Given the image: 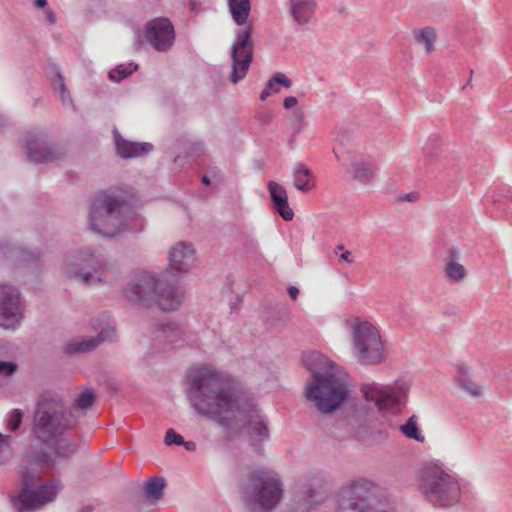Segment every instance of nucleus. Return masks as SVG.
<instances>
[{"label":"nucleus","instance_id":"f257e3e1","mask_svg":"<svg viewBox=\"0 0 512 512\" xmlns=\"http://www.w3.org/2000/svg\"><path fill=\"white\" fill-rule=\"evenodd\" d=\"M187 398L195 411L221 426L231 438L245 434L256 453L270 436L268 421L254 398L223 373L202 366L186 376Z\"/></svg>","mask_w":512,"mask_h":512},{"label":"nucleus","instance_id":"f03ea898","mask_svg":"<svg viewBox=\"0 0 512 512\" xmlns=\"http://www.w3.org/2000/svg\"><path fill=\"white\" fill-rule=\"evenodd\" d=\"M302 364L310 372L305 384V397L323 414L337 410L347 399L349 389L338 366L318 351L304 352Z\"/></svg>","mask_w":512,"mask_h":512},{"label":"nucleus","instance_id":"7ed1b4c3","mask_svg":"<svg viewBox=\"0 0 512 512\" xmlns=\"http://www.w3.org/2000/svg\"><path fill=\"white\" fill-rule=\"evenodd\" d=\"M78 424V417L57 393L45 391L35 403L31 434L38 442L50 445Z\"/></svg>","mask_w":512,"mask_h":512},{"label":"nucleus","instance_id":"20e7f679","mask_svg":"<svg viewBox=\"0 0 512 512\" xmlns=\"http://www.w3.org/2000/svg\"><path fill=\"white\" fill-rule=\"evenodd\" d=\"M131 205L128 197L114 191H100L91 201L88 222L90 228L105 237H114L128 225Z\"/></svg>","mask_w":512,"mask_h":512},{"label":"nucleus","instance_id":"39448f33","mask_svg":"<svg viewBox=\"0 0 512 512\" xmlns=\"http://www.w3.org/2000/svg\"><path fill=\"white\" fill-rule=\"evenodd\" d=\"M283 484L272 471L258 469L248 473L240 493L249 512H269L283 497Z\"/></svg>","mask_w":512,"mask_h":512},{"label":"nucleus","instance_id":"423d86ee","mask_svg":"<svg viewBox=\"0 0 512 512\" xmlns=\"http://www.w3.org/2000/svg\"><path fill=\"white\" fill-rule=\"evenodd\" d=\"M418 487L435 508H449L459 503L461 488L458 481L435 464H427L418 472Z\"/></svg>","mask_w":512,"mask_h":512},{"label":"nucleus","instance_id":"0eeeda50","mask_svg":"<svg viewBox=\"0 0 512 512\" xmlns=\"http://www.w3.org/2000/svg\"><path fill=\"white\" fill-rule=\"evenodd\" d=\"M337 512H396L385 508L378 499V486L370 480L360 478L342 488Z\"/></svg>","mask_w":512,"mask_h":512},{"label":"nucleus","instance_id":"6e6552de","mask_svg":"<svg viewBox=\"0 0 512 512\" xmlns=\"http://www.w3.org/2000/svg\"><path fill=\"white\" fill-rule=\"evenodd\" d=\"M22 490L15 498L20 504L19 511L38 509L53 502L62 489L59 479L52 478L43 482L37 472L25 469L21 472Z\"/></svg>","mask_w":512,"mask_h":512},{"label":"nucleus","instance_id":"1a4fd4ad","mask_svg":"<svg viewBox=\"0 0 512 512\" xmlns=\"http://www.w3.org/2000/svg\"><path fill=\"white\" fill-rule=\"evenodd\" d=\"M109 268L110 264L103 255L89 247L68 256L64 262L66 276L87 285L101 281L98 274L109 270Z\"/></svg>","mask_w":512,"mask_h":512},{"label":"nucleus","instance_id":"9d476101","mask_svg":"<svg viewBox=\"0 0 512 512\" xmlns=\"http://www.w3.org/2000/svg\"><path fill=\"white\" fill-rule=\"evenodd\" d=\"M353 344L357 360L364 365H373L384 357L383 344L378 330L368 322L353 326Z\"/></svg>","mask_w":512,"mask_h":512},{"label":"nucleus","instance_id":"9b49d317","mask_svg":"<svg viewBox=\"0 0 512 512\" xmlns=\"http://www.w3.org/2000/svg\"><path fill=\"white\" fill-rule=\"evenodd\" d=\"M253 28L251 25L240 30L231 46L230 57L232 61V71L229 80L237 84L243 80L253 62L254 43L252 40Z\"/></svg>","mask_w":512,"mask_h":512},{"label":"nucleus","instance_id":"f8f14e48","mask_svg":"<svg viewBox=\"0 0 512 512\" xmlns=\"http://www.w3.org/2000/svg\"><path fill=\"white\" fill-rule=\"evenodd\" d=\"M408 391L409 385L406 382H396L394 385L371 383L361 386V392L366 400L374 402L380 411L389 412L399 409Z\"/></svg>","mask_w":512,"mask_h":512},{"label":"nucleus","instance_id":"ddd939ff","mask_svg":"<svg viewBox=\"0 0 512 512\" xmlns=\"http://www.w3.org/2000/svg\"><path fill=\"white\" fill-rule=\"evenodd\" d=\"M158 278L149 272L139 271L130 275L124 285L123 296L134 304L150 308L157 298Z\"/></svg>","mask_w":512,"mask_h":512},{"label":"nucleus","instance_id":"4468645a","mask_svg":"<svg viewBox=\"0 0 512 512\" xmlns=\"http://www.w3.org/2000/svg\"><path fill=\"white\" fill-rule=\"evenodd\" d=\"M143 34L147 43L158 52L171 50L176 39L174 25L167 17H156L147 21Z\"/></svg>","mask_w":512,"mask_h":512},{"label":"nucleus","instance_id":"2eb2a0df","mask_svg":"<svg viewBox=\"0 0 512 512\" xmlns=\"http://www.w3.org/2000/svg\"><path fill=\"white\" fill-rule=\"evenodd\" d=\"M23 319V306L17 287L0 283V325L15 328Z\"/></svg>","mask_w":512,"mask_h":512},{"label":"nucleus","instance_id":"dca6fc26","mask_svg":"<svg viewBox=\"0 0 512 512\" xmlns=\"http://www.w3.org/2000/svg\"><path fill=\"white\" fill-rule=\"evenodd\" d=\"M27 156L36 163L53 162L58 158L56 149L49 144L46 134H29L25 144Z\"/></svg>","mask_w":512,"mask_h":512},{"label":"nucleus","instance_id":"f3484780","mask_svg":"<svg viewBox=\"0 0 512 512\" xmlns=\"http://www.w3.org/2000/svg\"><path fill=\"white\" fill-rule=\"evenodd\" d=\"M168 260V271L171 276L174 277L176 273L189 271L190 267L196 261V251L191 244L179 242L170 249Z\"/></svg>","mask_w":512,"mask_h":512},{"label":"nucleus","instance_id":"a211bd4d","mask_svg":"<svg viewBox=\"0 0 512 512\" xmlns=\"http://www.w3.org/2000/svg\"><path fill=\"white\" fill-rule=\"evenodd\" d=\"M116 337V330L113 327L103 328L96 337L84 339L81 341L68 342L64 346V352L69 355L85 353L95 349L104 341H113Z\"/></svg>","mask_w":512,"mask_h":512},{"label":"nucleus","instance_id":"6ab92c4d","mask_svg":"<svg viewBox=\"0 0 512 512\" xmlns=\"http://www.w3.org/2000/svg\"><path fill=\"white\" fill-rule=\"evenodd\" d=\"M117 154L123 159L138 158L149 154L153 145L148 142H132L124 139L116 130L113 131Z\"/></svg>","mask_w":512,"mask_h":512},{"label":"nucleus","instance_id":"aec40b11","mask_svg":"<svg viewBox=\"0 0 512 512\" xmlns=\"http://www.w3.org/2000/svg\"><path fill=\"white\" fill-rule=\"evenodd\" d=\"M268 190L274 209L285 221H291L294 217V212L289 206L286 189L275 181H270L268 183Z\"/></svg>","mask_w":512,"mask_h":512},{"label":"nucleus","instance_id":"412c9836","mask_svg":"<svg viewBox=\"0 0 512 512\" xmlns=\"http://www.w3.org/2000/svg\"><path fill=\"white\" fill-rule=\"evenodd\" d=\"M173 283H168L161 290L157 291V298L154 306L160 307L164 311H173L179 308L183 299V292Z\"/></svg>","mask_w":512,"mask_h":512},{"label":"nucleus","instance_id":"4be33fe9","mask_svg":"<svg viewBox=\"0 0 512 512\" xmlns=\"http://www.w3.org/2000/svg\"><path fill=\"white\" fill-rule=\"evenodd\" d=\"M315 0H290L289 8L293 20L299 25L309 23L316 10Z\"/></svg>","mask_w":512,"mask_h":512},{"label":"nucleus","instance_id":"5701e85b","mask_svg":"<svg viewBox=\"0 0 512 512\" xmlns=\"http://www.w3.org/2000/svg\"><path fill=\"white\" fill-rule=\"evenodd\" d=\"M293 185L302 193L310 192L315 187L312 170L303 163H298L293 170Z\"/></svg>","mask_w":512,"mask_h":512},{"label":"nucleus","instance_id":"b1692460","mask_svg":"<svg viewBox=\"0 0 512 512\" xmlns=\"http://www.w3.org/2000/svg\"><path fill=\"white\" fill-rule=\"evenodd\" d=\"M227 2L234 22L239 26L244 25L248 20L251 10L250 0H227Z\"/></svg>","mask_w":512,"mask_h":512},{"label":"nucleus","instance_id":"393cba45","mask_svg":"<svg viewBox=\"0 0 512 512\" xmlns=\"http://www.w3.org/2000/svg\"><path fill=\"white\" fill-rule=\"evenodd\" d=\"M353 169V178L363 184L369 183L375 175L377 166L372 162L353 161L351 163Z\"/></svg>","mask_w":512,"mask_h":512},{"label":"nucleus","instance_id":"a878e982","mask_svg":"<svg viewBox=\"0 0 512 512\" xmlns=\"http://www.w3.org/2000/svg\"><path fill=\"white\" fill-rule=\"evenodd\" d=\"M165 486L166 482L162 477H153L149 479L143 487L145 498L155 501L162 499Z\"/></svg>","mask_w":512,"mask_h":512},{"label":"nucleus","instance_id":"bb28decb","mask_svg":"<svg viewBox=\"0 0 512 512\" xmlns=\"http://www.w3.org/2000/svg\"><path fill=\"white\" fill-rule=\"evenodd\" d=\"M458 372L459 377L457 381L459 386L469 394L479 396L481 394L480 387L469 377L468 367L463 364L458 365Z\"/></svg>","mask_w":512,"mask_h":512},{"label":"nucleus","instance_id":"cd10ccee","mask_svg":"<svg viewBox=\"0 0 512 512\" xmlns=\"http://www.w3.org/2000/svg\"><path fill=\"white\" fill-rule=\"evenodd\" d=\"M415 39L419 44L425 45V50L427 53H431L435 47L434 43L437 39V35L435 30L432 27H424L420 30H415Z\"/></svg>","mask_w":512,"mask_h":512},{"label":"nucleus","instance_id":"c85d7f7f","mask_svg":"<svg viewBox=\"0 0 512 512\" xmlns=\"http://www.w3.org/2000/svg\"><path fill=\"white\" fill-rule=\"evenodd\" d=\"M54 444H55V447H54L53 457H52L53 463L56 461L57 458H61V459L70 458L72 455H74L76 453L77 448H78V446L74 442L68 441V440H63L61 442H59V440H58Z\"/></svg>","mask_w":512,"mask_h":512},{"label":"nucleus","instance_id":"c756f323","mask_svg":"<svg viewBox=\"0 0 512 512\" xmlns=\"http://www.w3.org/2000/svg\"><path fill=\"white\" fill-rule=\"evenodd\" d=\"M278 85H282L285 88H290L292 85V81L284 73L276 72L267 81L265 88L272 95V94H276L280 91Z\"/></svg>","mask_w":512,"mask_h":512},{"label":"nucleus","instance_id":"7c9ffc66","mask_svg":"<svg viewBox=\"0 0 512 512\" xmlns=\"http://www.w3.org/2000/svg\"><path fill=\"white\" fill-rule=\"evenodd\" d=\"M400 430L409 439H414L419 442L424 441V436L419 430L417 417L415 415H412L406 423L400 427Z\"/></svg>","mask_w":512,"mask_h":512},{"label":"nucleus","instance_id":"2f4dec72","mask_svg":"<svg viewBox=\"0 0 512 512\" xmlns=\"http://www.w3.org/2000/svg\"><path fill=\"white\" fill-rule=\"evenodd\" d=\"M137 69L138 65L134 63H130L128 66L120 64L116 68L109 71L108 77L113 82H121L133 74Z\"/></svg>","mask_w":512,"mask_h":512},{"label":"nucleus","instance_id":"473e14b6","mask_svg":"<svg viewBox=\"0 0 512 512\" xmlns=\"http://www.w3.org/2000/svg\"><path fill=\"white\" fill-rule=\"evenodd\" d=\"M446 277L453 282L462 281L466 275V269L458 262H447L445 266Z\"/></svg>","mask_w":512,"mask_h":512},{"label":"nucleus","instance_id":"72a5a7b5","mask_svg":"<svg viewBox=\"0 0 512 512\" xmlns=\"http://www.w3.org/2000/svg\"><path fill=\"white\" fill-rule=\"evenodd\" d=\"M95 400V392L92 389L88 388L78 394V396L74 400V406L79 409H88L94 404Z\"/></svg>","mask_w":512,"mask_h":512},{"label":"nucleus","instance_id":"f704fd0d","mask_svg":"<svg viewBox=\"0 0 512 512\" xmlns=\"http://www.w3.org/2000/svg\"><path fill=\"white\" fill-rule=\"evenodd\" d=\"M24 414L20 409H13L8 415L7 429L11 432H16L23 421Z\"/></svg>","mask_w":512,"mask_h":512},{"label":"nucleus","instance_id":"c9c22d12","mask_svg":"<svg viewBox=\"0 0 512 512\" xmlns=\"http://www.w3.org/2000/svg\"><path fill=\"white\" fill-rule=\"evenodd\" d=\"M20 255H21L22 261L25 262L27 265H37L41 259V253L39 250H35V251L21 250Z\"/></svg>","mask_w":512,"mask_h":512},{"label":"nucleus","instance_id":"e433bc0d","mask_svg":"<svg viewBox=\"0 0 512 512\" xmlns=\"http://www.w3.org/2000/svg\"><path fill=\"white\" fill-rule=\"evenodd\" d=\"M164 443L167 446L181 445L184 443L183 437L178 434L174 429H168L164 438Z\"/></svg>","mask_w":512,"mask_h":512},{"label":"nucleus","instance_id":"4c0bfd02","mask_svg":"<svg viewBox=\"0 0 512 512\" xmlns=\"http://www.w3.org/2000/svg\"><path fill=\"white\" fill-rule=\"evenodd\" d=\"M17 364L13 361H0V374L11 376L17 371Z\"/></svg>","mask_w":512,"mask_h":512},{"label":"nucleus","instance_id":"58836bf2","mask_svg":"<svg viewBox=\"0 0 512 512\" xmlns=\"http://www.w3.org/2000/svg\"><path fill=\"white\" fill-rule=\"evenodd\" d=\"M304 500L309 504V506H313L323 500V497L318 494V492L314 489L309 488L304 493Z\"/></svg>","mask_w":512,"mask_h":512},{"label":"nucleus","instance_id":"ea45409f","mask_svg":"<svg viewBox=\"0 0 512 512\" xmlns=\"http://www.w3.org/2000/svg\"><path fill=\"white\" fill-rule=\"evenodd\" d=\"M56 85L57 88L60 90L61 99L64 101V93L66 92V86L64 82V77L60 72H57L56 74Z\"/></svg>","mask_w":512,"mask_h":512},{"label":"nucleus","instance_id":"a19ab883","mask_svg":"<svg viewBox=\"0 0 512 512\" xmlns=\"http://www.w3.org/2000/svg\"><path fill=\"white\" fill-rule=\"evenodd\" d=\"M460 252L457 247L452 246L447 251V262H458Z\"/></svg>","mask_w":512,"mask_h":512},{"label":"nucleus","instance_id":"79ce46f5","mask_svg":"<svg viewBox=\"0 0 512 512\" xmlns=\"http://www.w3.org/2000/svg\"><path fill=\"white\" fill-rule=\"evenodd\" d=\"M159 328L164 333L175 332L178 330V324L175 322H166L160 324Z\"/></svg>","mask_w":512,"mask_h":512},{"label":"nucleus","instance_id":"37998d69","mask_svg":"<svg viewBox=\"0 0 512 512\" xmlns=\"http://www.w3.org/2000/svg\"><path fill=\"white\" fill-rule=\"evenodd\" d=\"M297 104V98L294 96H288L283 101V106L285 109H291Z\"/></svg>","mask_w":512,"mask_h":512},{"label":"nucleus","instance_id":"c03bdc74","mask_svg":"<svg viewBox=\"0 0 512 512\" xmlns=\"http://www.w3.org/2000/svg\"><path fill=\"white\" fill-rule=\"evenodd\" d=\"M12 253L9 248L8 242H0V256H8V254Z\"/></svg>","mask_w":512,"mask_h":512},{"label":"nucleus","instance_id":"a18cd8bd","mask_svg":"<svg viewBox=\"0 0 512 512\" xmlns=\"http://www.w3.org/2000/svg\"><path fill=\"white\" fill-rule=\"evenodd\" d=\"M400 201H409V202H414L418 199V194L415 193V192H412V193H408V194H405L403 196H400Z\"/></svg>","mask_w":512,"mask_h":512},{"label":"nucleus","instance_id":"49530a36","mask_svg":"<svg viewBox=\"0 0 512 512\" xmlns=\"http://www.w3.org/2000/svg\"><path fill=\"white\" fill-rule=\"evenodd\" d=\"M287 292H288V294H289V296H290V298H291L292 300H294V301H295V300H297L298 295H299V289H298L297 287H295V286H289V287L287 288Z\"/></svg>","mask_w":512,"mask_h":512},{"label":"nucleus","instance_id":"de8ad7c7","mask_svg":"<svg viewBox=\"0 0 512 512\" xmlns=\"http://www.w3.org/2000/svg\"><path fill=\"white\" fill-rule=\"evenodd\" d=\"M211 179L215 180L217 183H221L223 181V174L219 170L211 171Z\"/></svg>","mask_w":512,"mask_h":512},{"label":"nucleus","instance_id":"09e8293b","mask_svg":"<svg viewBox=\"0 0 512 512\" xmlns=\"http://www.w3.org/2000/svg\"><path fill=\"white\" fill-rule=\"evenodd\" d=\"M181 445H183L187 451H195L196 450V443L193 441H184V443H182Z\"/></svg>","mask_w":512,"mask_h":512},{"label":"nucleus","instance_id":"8fccbe9b","mask_svg":"<svg viewBox=\"0 0 512 512\" xmlns=\"http://www.w3.org/2000/svg\"><path fill=\"white\" fill-rule=\"evenodd\" d=\"M340 260H343L347 263H352L353 262V259L351 258V252L350 251H345L344 253H342L340 255Z\"/></svg>","mask_w":512,"mask_h":512},{"label":"nucleus","instance_id":"3c124183","mask_svg":"<svg viewBox=\"0 0 512 512\" xmlns=\"http://www.w3.org/2000/svg\"><path fill=\"white\" fill-rule=\"evenodd\" d=\"M46 19L49 23L53 24L56 21V15L53 11H48L46 14Z\"/></svg>","mask_w":512,"mask_h":512},{"label":"nucleus","instance_id":"603ef678","mask_svg":"<svg viewBox=\"0 0 512 512\" xmlns=\"http://www.w3.org/2000/svg\"><path fill=\"white\" fill-rule=\"evenodd\" d=\"M34 5L37 8H45L47 5V0H34Z\"/></svg>","mask_w":512,"mask_h":512},{"label":"nucleus","instance_id":"864d4df0","mask_svg":"<svg viewBox=\"0 0 512 512\" xmlns=\"http://www.w3.org/2000/svg\"><path fill=\"white\" fill-rule=\"evenodd\" d=\"M271 94L266 90V88L263 89V91L260 93V100L265 101Z\"/></svg>","mask_w":512,"mask_h":512},{"label":"nucleus","instance_id":"5fc2aeb1","mask_svg":"<svg viewBox=\"0 0 512 512\" xmlns=\"http://www.w3.org/2000/svg\"><path fill=\"white\" fill-rule=\"evenodd\" d=\"M201 182H202V184H204V185L208 186V185H210V184H211V177H210V176H208V175H203V176L201 177Z\"/></svg>","mask_w":512,"mask_h":512},{"label":"nucleus","instance_id":"6e6d98bb","mask_svg":"<svg viewBox=\"0 0 512 512\" xmlns=\"http://www.w3.org/2000/svg\"><path fill=\"white\" fill-rule=\"evenodd\" d=\"M8 124L7 119L0 114V129L5 127Z\"/></svg>","mask_w":512,"mask_h":512},{"label":"nucleus","instance_id":"4d7b16f0","mask_svg":"<svg viewBox=\"0 0 512 512\" xmlns=\"http://www.w3.org/2000/svg\"><path fill=\"white\" fill-rule=\"evenodd\" d=\"M79 512H93V507L90 505L84 506Z\"/></svg>","mask_w":512,"mask_h":512},{"label":"nucleus","instance_id":"13d9d810","mask_svg":"<svg viewBox=\"0 0 512 512\" xmlns=\"http://www.w3.org/2000/svg\"><path fill=\"white\" fill-rule=\"evenodd\" d=\"M8 439H10V436L8 435H3L0 433V443H4L6 442Z\"/></svg>","mask_w":512,"mask_h":512},{"label":"nucleus","instance_id":"bf43d9fd","mask_svg":"<svg viewBox=\"0 0 512 512\" xmlns=\"http://www.w3.org/2000/svg\"><path fill=\"white\" fill-rule=\"evenodd\" d=\"M67 100L70 101L71 99H70L68 91L66 90V92L64 93V101L63 102L65 103Z\"/></svg>","mask_w":512,"mask_h":512},{"label":"nucleus","instance_id":"052dcab7","mask_svg":"<svg viewBox=\"0 0 512 512\" xmlns=\"http://www.w3.org/2000/svg\"><path fill=\"white\" fill-rule=\"evenodd\" d=\"M297 118H298L300 121H302V120H303V118H304V114H303V112H302V111H298V113H297Z\"/></svg>","mask_w":512,"mask_h":512},{"label":"nucleus","instance_id":"680f3d73","mask_svg":"<svg viewBox=\"0 0 512 512\" xmlns=\"http://www.w3.org/2000/svg\"><path fill=\"white\" fill-rule=\"evenodd\" d=\"M48 458V454L46 452H43L42 453V457L41 458H38L39 460H43V459H47Z\"/></svg>","mask_w":512,"mask_h":512},{"label":"nucleus","instance_id":"e2e57ef3","mask_svg":"<svg viewBox=\"0 0 512 512\" xmlns=\"http://www.w3.org/2000/svg\"><path fill=\"white\" fill-rule=\"evenodd\" d=\"M337 250H344V246L343 245H338L337 246Z\"/></svg>","mask_w":512,"mask_h":512},{"label":"nucleus","instance_id":"0e129e2a","mask_svg":"<svg viewBox=\"0 0 512 512\" xmlns=\"http://www.w3.org/2000/svg\"><path fill=\"white\" fill-rule=\"evenodd\" d=\"M190 5H192V6H193V5H196V2H192V1H191V2H190Z\"/></svg>","mask_w":512,"mask_h":512},{"label":"nucleus","instance_id":"69168bd1","mask_svg":"<svg viewBox=\"0 0 512 512\" xmlns=\"http://www.w3.org/2000/svg\"><path fill=\"white\" fill-rule=\"evenodd\" d=\"M190 5H192V6H193V5H196V2H192V1H191V2H190Z\"/></svg>","mask_w":512,"mask_h":512}]
</instances>
